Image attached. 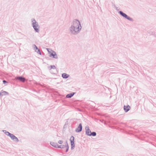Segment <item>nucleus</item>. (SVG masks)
<instances>
[{
	"mask_svg": "<svg viewBox=\"0 0 156 156\" xmlns=\"http://www.w3.org/2000/svg\"><path fill=\"white\" fill-rule=\"evenodd\" d=\"M3 83H7V82H6V81L4 80H3Z\"/></svg>",
	"mask_w": 156,
	"mask_h": 156,
	"instance_id": "18",
	"label": "nucleus"
},
{
	"mask_svg": "<svg viewBox=\"0 0 156 156\" xmlns=\"http://www.w3.org/2000/svg\"><path fill=\"white\" fill-rule=\"evenodd\" d=\"M81 28L80 22L77 20H75L73 21V25L70 28V30L72 32H77L80 30Z\"/></svg>",
	"mask_w": 156,
	"mask_h": 156,
	"instance_id": "1",
	"label": "nucleus"
},
{
	"mask_svg": "<svg viewBox=\"0 0 156 156\" xmlns=\"http://www.w3.org/2000/svg\"><path fill=\"white\" fill-rule=\"evenodd\" d=\"M58 143L60 144H62L63 143V141L62 140H59Z\"/></svg>",
	"mask_w": 156,
	"mask_h": 156,
	"instance_id": "15",
	"label": "nucleus"
},
{
	"mask_svg": "<svg viewBox=\"0 0 156 156\" xmlns=\"http://www.w3.org/2000/svg\"><path fill=\"white\" fill-rule=\"evenodd\" d=\"M74 94V93H71L69 94H68L66 95V97L67 98H70Z\"/></svg>",
	"mask_w": 156,
	"mask_h": 156,
	"instance_id": "13",
	"label": "nucleus"
},
{
	"mask_svg": "<svg viewBox=\"0 0 156 156\" xmlns=\"http://www.w3.org/2000/svg\"><path fill=\"white\" fill-rule=\"evenodd\" d=\"M50 144L52 146L55 147H58L60 148H63L64 147V145H61L59 146L57 143L53 142H51Z\"/></svg>",
	"mask_w": 156,
	"mask_h": 156,
	"instance_id": "3",
	"label": "nucleus"
},
{
	"mask_svg": "<svg viewBox=\"0 0 156 156\" xmlns=\"http://www.w3.org/2000/svg\"><path fill=\"white\" fill-rule=\"evenodd\" d=\"M33 22V27L36 30V31L37 32H38L39 31V26L37 24V23H36V21L35 20H34L32 21Z\"/></svg>",
	"mask_w": 156,
	"mask_h": 156,
	"instance_id": "2",
	"label": "nucleus"
},
{
	"mask_svg": "<svg viewBox=\"0 0 156 156\" xmlns=\"http://www.w3.org/2000/svg\"><path fill=\"white\" fill-rule=\"evenodd\" d=\"M124 110L126 112H128L130 109V107L129 105L124 106Z\"/></svg>",
	"mask_w": 156,
	"mask_h": 156,
	"instance_id": "9",
	"label": "nucleus"
},
{
	"mask_svg": "<svg viewBox=\"0 0 156 156\" xmlns=\"http://www.w3.org/2000/svg\"><path fill=\"white\" fill-rule=\"evenodd\" d=\"M91 135L94 136H95L96 135V133L94 132H93L91 133Z\"/></svg>",
	"mask_w": 156,
	"mask_h": 156,
	"instance_id": "14",
	"label": "nucleus"
},
{
	"mask_svg": "<svg viewBox=\"0 0 156 156\" xmlns=\"http://www.w3.org/2000/svg\"><path fill=\"white\" fill-rule=\"evenodd\" d=\"M82 129V126L81 124H79L78 127L76 129V132H80Z\"/></svg>",
	"mask_w": 156,
	"mask_h": 156,
	"instance_id": "8",
	"label": "nucleus"
},
{
	"mask_svg": "<svg viewBox=\"0 0 156 156\" xmlns=\"http://www.w3.org/2000/svg\"><path fill=\"white\" fill-rule=\"evenodd\" d=\"M48 51L49 54L50 55V56H52L53 57V58H57L58 56L55 52L51 50V51H49L48 50Z\"/></svg>",
	"mask_w": 156,
	"mask_h": 156,
	"instance_id": "4",
	"label": "nucleus"
},
{
	"mask_svg": "<svg viewBox=\"0 0 156 156\" xmlns=\"http://www.w3.org/2000/svg\"><path fill=\"white\" fill-rule=\"evenodd\" d=\"M2 93H7V94H8L7 92H5V91H4V92H2Z\"/></svg>",
	"mask_w": 156,
	"mask_h": 156,
	"instance_id": "19",
	"label": "nucleus"
},
{
	"mask_svg": "<svg viewBox=\"0 0 156 156\" xmlns=\"http://www.w3.org/2000/svg\"><path fill=\"white\" fill-rule=\"evenodd\" d=\"M119 13L121 15H122L123 17L125 18H126L129 20H131V18L130 17H128L126 14L124 13L121 11H120Z\"/></svg>",
	"mask_w": 156,
	"mask_h": 156,
	"instance_id": "7",
	"label": "nucleus"
},
{
	"mask_svg": "<svg viewBox=\"0 0 156 156\" xmlns=\"http://www.w3.org/2000/svg\"><path fill=\"white\" fill-rule=\"evenodd\" d=\"M70 141L72 149H73L75 147V144L74 142V137L73 136H72L70 138Z\"/></svg>",
	"mask_w": 156,
	"mask_h": 156,
	"instance_id": "6",
	"label": "nucleus"
},
{
	"mask_svg": "<svg viewBox=\"0 0 156 156\" xmlns=\"http://www.w3.org/2000/svg\"><path fill=\"white\" fill-rule=\"evenodd\" d=\"M86 133L88 135L90 136L91 135V133L89 129H88L87 130Z\"/></svg>",
	"mask_w": 156,
	"mask_h": 156,
	"instance_id": "12",
	"label": "nucleus"
},
{
	"mask_svg": "<svg viewBox=\"0 0 156 156\" xmlns=\"http://www.w3.org/2000/svg\"><path fill=\"white\" fill-rule=\"evenodd\" d=\"M17 79L20 80V81L24 82L25 80V79L22 77H19L17 78Z\"/></svg>",
	"mask_w": 156,
	"mask_h": 156,
	"instance_id": "10",
	"label": "nucleus"
},
{
	"mask_svg": "<svg viewBox=\"0 0 156 156\" xmlns=\"http://www.w3.org/2000/svg\"><path fill=\"white\" fill-rule=\"evenodd\" d=\"M62 76L63 78H66L68 77L69 75L63 73L62 74Z\"/></svg>",
	"mask_w": 156,
	"mask_h": 156,
	"instance_id": "11",
	"label": "nucleus"
},
{
	"mask_svg": "<svg viewBox=\"0 0 156 156\" xmlns=\"http://www.w3.org/2000/svg\"><path fill=\"white\" fill-rule=\"evenodd\" d=\"M66 144H67V145L68 146V144H67L66 143Z\"/></svg>",
	"mask_w": 156,
	"mask_h": 156,
	"instance_id": "21",
	"label": "nucleus"
},
{
	"mask_svg": "<svg viewBox=\"0 0 156 156\" xmlns=\"http://www.w3.org/2000/svg\"><path fill=\"white\" fill-rule=\"evenodd\" d=\"M68 148H67V150H66V151H68Z\"/></svg>",
	"mask_w": 156,
	"mask_h": 156,
	"instance_id": "20",
	"label": "nucleus"
},
{
	"mask_svg": "<svg viewBox=\"0 0 156 156\" xmlns=\"http://www.w3.org/2000/svg\"><path fill=\"white\" fill-rule=\"evenodd\" d=\"M51 68H52V69H55V66H51Z\"/></svg>",
	"mask_w": 156,
	"mask_h": 156,
	"instance_id": "17",
	"label": "nucleus"
},
{
	"mask_svg": "<svg viewBox=\"0 0 156 156\" xmlns=\"http://www.w3.org/2000/svg\"><path fill=\"white\" fill-rule=\"evenodd\" d=\"M8 135L13 140L15 141H18V140L17 138L13 134H11L9 132H7Z\"/></svg>",
	"mask_w": 156,
	"mask_h": 156,
	"instance_id": "5",
	"label": "nucleus"
},
{
	"mask_svg": "<svg viewBox=\"0 0 156 156\" xmlns=\"http://www.w3.org/2000/svg\"><path fill=\"white\" fill-rule=\"evenodd\" d=\"M35 47L36 48V51H37V52H39L40 53V51H39V50L37 48V47L35 46Z\"/></svg>",
	"mask_w": 156,
	"mask_h": 156,
	"instance_id": "16",
	"label": "nucleus"
}]
</instances>
